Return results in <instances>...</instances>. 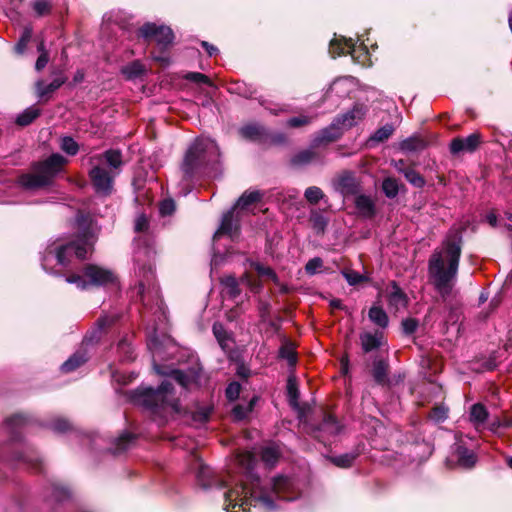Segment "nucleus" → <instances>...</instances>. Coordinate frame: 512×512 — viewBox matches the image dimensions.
Masks as SVG:
<instances>
[{
  "label": "nucleus",
  "mask_w": 512,
  "mask_h": 512,
  "mask_svg": "<svg viewBox=\"0 0 512 512\" xmlns=\"http://www.w3.org/2000/svg\"><path fill=\"white\" fill-rule=\"evenodd\" d=\"M126 394L132 404L147 410L159 426L165 425L169 412H180L179 401L174 398V386L168 380L162 381L157 388L140 385Z\"/></svg>",
  "instance_id": "nucleus-1"
},
{
  "label": "nucleus",
  "mask_w": 512,
  "mask_h": 512,
  "mask_svg": "<svg viewBox=\"0 0 512 512\" xmlns=\"http://www.w3.org/2000/svg\"><path fill=\"white\" fill-rule=\"evenodd\" d=\"M220 157V147L215 140L196 138L186 150L181 163L183 180L190 182L204 175L220 174Z\"/></svg>",
  "instance_id": "nucleus-2"
},
{
  "label": "nucleus",
  "mask_w": 512,
  "mask_h": 512,
  "mask_svg": "<svg viewBox=\"0 0 512 512\" xmlns=\"http://www.w3.org/2000/svg\"><path fill=\"white\" fill-rule=\"evenodd\" d=\"M462 237L455 234L445 242V254L448 265L445 266L441 252H434L428 262V272L431 283L443 299H446L452 292L454 279L457 276L461 252Z\"/></svg>",
  "instance_id": "nucleus-3"
},
{
  "label": "nucleus",
  "mask_w": 512,
  "mask_h": 512,
  "mask_svg": "<svg viewBox=\"0 0 512 512\" xmlns=\"http://www.w3.org/2000/svg\"><path fill=\"white\" fill-rule=\"evenodd\" d=\"M238 461L250 474L256 463L255 455L251 452H244L238 455ZM253 481L249 487L246 484L228 490L224 493L226 510L239 506L244 512L249 510L251 506L261 505L267 509L274 508L273 499L259 488V477L251 475Z\"/></svg>",
  "instance_id": "nucleus-4"
},
{
  "label": "nucleus",
  "mask_w": 512,
  "mask_h": 512,
  "mask_svg": "<svg viewBox=\"0 0 512 512\" xmlns=\"http://www.w3.org/2000/svg\"><path fill=\"white\" fill-rule=\"evenodd\" d=\"M68 160L59 153H53L41 161L31 163V172L18 177L19 185L26 190H39L54 184L56 177L64 171Z\"/></svg>",
  "instance_id": "nucleus-5"
},
{
  "label": "nucleus",
  "mask_w": 512,
  "mask_h": 512,
  "mask_svg": "<svg viewBox=\"0 0 512 512\" xmlns=\"http://www.w3.org/2000/svg\"><path fill=\"white\" fill-rule=\"evenodd\" d=\"M79 230L74 237L55 248V257L57 263L62 266L70 264V258L75 255L78 259L84 260L88 253L94 249L95 237L89 223L88 216L79 213L76 217Z\"/></svg>",
  "instance_id": "nucleus-6"
},
{
  "label": "nucleus",
  "mask_w": 512,
  "mask_h": 512,
  "mask_svg": "<svg viewBox=\"0 0 512 512\" xmlns=\"http://www.w3.org/2000/svg\"><path fill=\"white\" fill-rule=\"evenodd\" d=\"M136 36L147 43L155 41L156 47L150 51L151 58L162 67L170 64L169 52L174 44L175 35L169 26L146 22L137 29Z\"/></svg>",
  "instance_id": "nucleus-7"
},
{
  "label": "nucleus",
  "mask_w": 512,
  "mask_h": 512,
  "mask_svg": "<svg viewBox=\"0 0 512 512\" xmlns=\"http://www.w3.org/2000/svg\"><path fill=\"white\" fill-rule=\"evenodd\" d=\"M364 110L361 105H355L345 114L336 116L331 124L321 129L312 140V147L329 144L340 139L344 130L350 129L364 116Z\"/></svg>",
  "instance_id": "nucleus-8"
},
{
  "label": "nucleus",
  "mask_w": 512,
  "mask_h": 512,
  "mask_svg": "<svg viewBox=\"0 0 512 512\" xmlns=\"http://www.w3.org/2000/svg\"><path fill=\"white\" fill-rule=\"evenodd\" d=\"M223 236H227L232 242H239L242 236L241 230V212L230 208L221 218L218 229L213 234L214 242L220 240Z\"/></svg>",
  "instance_id": "nucleus-9"
},
{
  "label": "nucleus",
  "mask_w": 512,
  "mask_h": 512,
  "mask_svg": "<svg viewBox=\"0 0 512 512\" xmlns=\"http://www.w3.org/2000/svg\"><path fill=\"white\" fill-rule=\"evenodd\" d=\"M81 271L86 278L87 289L104 287L117 281V276L112 270L96 264H85Z\"/></svg>",
  "instance_id": "nucleus-10"
},
{
  "label": "nucleus",
  "mask_w": 512,
  "mask_h": 512,
  "mask_svg": "<svg viewBox=\"0 0 512 512\" xmlns=\"http://www.w3.org/2000/svg\"><path fill=\"white\" fill-rule=\"evenodd\" d=\"M88 176L96 193L103 196L112 194L115 174H111L104 167L96 165L90 169Z\"/></svg>",
  "instance_id": "nucleus-11"
},
{
  "label": "nucleus",
  "mask_w": 512,
  "mask_h": 512,
  "mask_svg": "<svg viewBox=\"0 0 512 512\" xmlns=\"http://www.w3.org/2000/svg\"><path fill=\"white\" fill-rule=\"evenodd\" d=\"M483 143L482 134L474 132L467 137H455L450 141L449 152L452 156L474 153Z\"/></svg>",
  "instance_id": "nucleus-12"
},
{
  "label": "nucleus",
  "mask_w": 512,
  "mask_h": 512,
  "mask_svg": "<svg viewBox=\"0 0 512 512\" xmlns=\"http://www.w3.org/2000/svg\"><path fill=\"white\" fill-rule=\"evenodd\" d=\"M340 431L341 426L337 418L329 412H324L321 423L309 426V434L319 442H323L320 435L322 432H325L331 436H335L339 434Z\"/></svg>",
  "instance_id": "nucleus-13"
},
{
  "label": "nucleus",
  "mask_w": 512,
  "mask_h": 512,
  "mask_svg": "<svg viewBox=\"0 0 512 512\" xmlns=\"http://www.w3.org/2000/svg\"><path fill=\"white\" fill-rule=\"evenodd\" d=\"M239 135L247 141L259 144L267 143L270 138L268 129L259 123H249L242 126L239 129Z\"/></svg>",
  "instance_id": "nucleus-14"
},
{
  "label": "nucleus",
  "mask_w": 512,
  "mask_h": 512,
  "mask_svg": "<svg viewBox=\"0 0 512 512\" xmlns=\"http://www.w3.org/2000/svg\"><path fill=\"white\" fill-rule=\"evenodd\" d=\"M90 359L88 349L81 346L60 366V371L64 374L72 373L87 363Z\"/></svg>",
  "instance_id": "nucleus-15"
},
{
  "label": "nucleus",
  "mask_w": 512,
  "mask_h": 512,
  "mask_svg": "<svg viewBox=\"0 0 512 512\" xmlns=\"http://www.w3.org/2000/svg\"><path fill=\"white\" fill-rule=\"evenodd\" d=\"M11 461L16 464H23L37 473H41L44 469L41 458L34 451L13 452Z\"/></svg>",
  "instance_id": "nucleus-16"
},
{
  "label": "nucleus",
  "mask_w": 512,
  "mask_h": 512,
  "mask_svg": "<svg viewBox=\"0 0 512 512\" xmlns=\"http://www.w3.org/2000/svg\"><path fill=\"white\" fill-rule=\"evenodd\" d=\"M354 205L358 215L364 219H373L377 215L375 202L365 194H359L355 197Z\"/></svg>",
  "instance_id": "nucleus-17"
},
{
  "label": "nucleus",
  "mask_w": 512,
  "mask_h": 512,
  "mask_svg": "<svg viewBox=\"0 0 512 512\" xmlns=\"http://www.w3.org/2000/svg\"><path fill=\"white\" fill-rule=\"evenodd\" d=\"M389 287L391 288L387 294L389 306L394 308L396 311L400 308H405L409 302L407 294L394 280L389 283Z\"/></svg>",
  "instance_id": "nucleus-18"
},
{
  "label": "nucleus",
  "mask_w": 512,
  "mask_h": 512,
  "mask_svg": "<svg viewBox=\"0 0 512 512\" xmlns=\"http://www.w3.org/2000/svg\"><path fill=\"white\" fill-rule=\"evenodd\" d=\"M389 362L384 358H375L373 360L371 375L376 384L385 386L389 384L388 373H389Z\"/></svg>",
  "instance_id": "nucleus-19"
},
{
  "label": "nucleus",
  "mask_w": 512,
  "mask_h": 512,
  "mask_svg": "<svg viewBox=\"0 0 512 512\" xmlns=\"http://www.w3.org/2000/svg\"><path fill=\"white\" fill-rule=\"evenodd\" d=\"M362 350L365 354L377 350L382 345L383 333L380 331L363 332L359 336Z\"/></svg>",
  "instance_id": "nucleus-20"
},
{
  "label": "nucleus",
  "mask_w": 512,
  "mask_h": 512,
  "mask_svg": "<svg viewBox=\"0 0 512 512\" xmlns=\"http://www.w3.org/2000/svg\"><path fill=\"white\" fill-rule=\"evenodd\" d=\"M363 446H364L363 444H358L353 451L344 453L339 456H329L328 460L336 467L343 468V469L350 468L354 464V461L362 453L361 447H363Z\"/></svg>",
  "instance_id": "nucleus-21"
},
{
  "label": "nucleus",
  "mask_w": 512,
  "mask_h": 512,
  "mask_svg": "<svg viewBox=\"0 0 512 512\" xmlns=\"http://www.w3.org/2000/svg\"><path fill=\"white\" fill-rule=\"evenodd\" d=\"M339 188L344 196H357L360 192V184L352 172H345L339 179Z\"/></svg>",
  "instance_id": "nucleus-22"
},
{
  "label": "nucleus",
  "mask_w": 512,
  "mask_h": 512,
  "mask_svg": "<svg viewBox=\"0 0 512 512\" xmlns=\"http://www.w3.org/2000/svg\"><path fill=\"white\" fill-rule=\"evenodd\" d=\"M287 397L289 405L299 413V418L302 417L304 409L299 404L300 391L298 388L297 380L294 376H289L287 379Z\"/></svg>",
  "instance_id": "nucleus-23"
},
{
  "label": "nucleus",
  "mask_w": 512,
  "mask_h": 512,
  "mask_svg": "<svg viewBox=\"0 0 512 512\" xmlns=\"http://www.w3.org/2000/svg\"><path fill=\"white\" fill-rule=\"evenodd\" d=\"M27 417L23 414H14L5 420V425L10 429V441L20 442L22 440L21 433L18 428L23 427L27 423Z\"/></svg>",
  "instance_id": "nucleus-24"
},
{
  "label": "nucleus",
  "mask_w": 512,
  "mask_h": 512,
  "mask_svg": "<svg viewBox=\"0 0 512 512\" xmlns=\"http://www.w3.org/2000/svg\"><path fill=\"white\" fill-rule=\"evenodd\" d=\"M197 480L199 484L207 489L213 486H217L219 489L225 487V482L215 478L212 475L211 469L208 466L201 465L197 472Z\"/></svg>",
  "instance_id": "nucleus-25"
},
{
  "label": "nucleus",
  "mask_w": 512,
  "mask_h": 512,
  "mask_svg": "<svg viewBox=\"0 0 512 512\" xmlns=\"http://www.w3.org/2000/svg\"><path fill=\"white\" fill-rule=\"evenodd\" d=\"M136 439L137 436L134 433L125 431L113 441L109 451L114 455H119L128 450Z\"/></svg>",
  "instance_id": "nucleus-26"
},
{
  "label": "nucleus",
  "mask_w": 512,
  "mask_h": 512,
  "mask_svg": "<svg viewBox=\"0 0 512 512\" xmlns=\"http://www.w3.org/2000/svg\"><path fill=\"white\" fill-rule=\"evenodd\" d=\"M454 455L457 463L463 468L470 469L476 464V454L464 445H457Z\"/></svg>",
  "instance_id": "nucleus-27"
},
{
  "label": "nucleus",
  "mask_w": 512,
  "mask_h": 512,
  "mask_svg": "<svg viewBox=\"0 0 512 512\" xmlns=\"http://www.w3.org/2000/svg\"><path fill=\"white\" fill-rule=\"evenodd\" d=\"M381 190L388 199H394L400 192H406V186L395 177H386L381 184Z\"/></svg>",
  "instance_id": "nucleus-28"
},
{
  "label": "nucleus",
  "mask_w": 512,
  "mask_h": 512,
  "mask_svg": "<svg viewBox=\"0 0 512 512\" xmlns=\"http://www.w3.org/2000/svg\"><path fill=\"white\" fill-rule=\"evenodd\" d=\"M318 154L312 149H305L295 153L289 160L293 168H302L312 163Z\"/></svg>",
  "instance_id": "nucleus-29"
},
{
  "label": "nucleus",
  "mask_w": 512,
  "mask_h": 512,
  "mask_svg": "<svg viewBox=\"0 0 512 512\" xmlns=\"http://www.w3.org/2000/svg\"><path fill=\"white\" fill-rule=\"evenodd\" d=\"M261 199L262 193L259 191H245L231 208H235V211H240L242 213L243 210L248 208L250 205L261 201Z\"/></svg>",
  "instance_id": "nucleus-30"
},
{
  "label": "nucleus",
  "mask_w": 512,
  "mask_h": 512,
  "mask_svg": "<svg viewBox=\"0 0 512 512\" xmlns=\"http://www.w3.org/2000/svg\"><path fill=\"white\" fill-rule=\"evenodd\" d=\"M212 332L216 338L221 349L226 351L229 349L228 343L233 340L232 334L227 332L224 325L221 322H214L212 326Z\"/></svg>",
  "instance_id": "nucleus-31"
},
{
  "label": "nucleus",
  "mask_w": 512,
  "mask_h": 512,
  "mask_svg": "<svg viewBox=\"0 0 512 512\" xmlns=\"http://www.w3.org/2000/svg\"><path fill=\"white\" fill-rule=\"evenodd\" d=\"M369 319L379 326L380 328H386L389 324V317L385 310L379 305H373L368 312Z\"/></svg>",
  "instance_id": "nucleus-32"
},
{
  "label": "nucleus",
  "mask_w": 512,
  "mask_h": 512,
  "mask_svg": "<svg viewBox=\"0 0 512 512\" xmlns=\"http://www.w3.org/2000/svg\"><path fill=\"white\" fill-rule=\"evenodd\" d=\"M66 80L67 78L65 76L57 77L48 85H45L44 81L42 80L37 81L36 88L39 97H44L48 94L55 92L66 82Z\"/></svg>",
  "instance_id": "nucleus-33"
},
{
  "label": "nucleus",
  "mask_w": 512,
  "mask_h": 512,
  "mask_svg": "<svg viewBox=\"0 0 512 512\" xmlns=\"http://www.w3.org/2000/svg\"><path fill=\"white\" fill-rule=\"evenodd\" d=\"M220 284L227 290L228 296L232 299H236L241 294L239 282L232 274L221 277Z\"/></svg>",
  "instance_id": "nucleus-34"
},
{
  "label": "nucleus",
  "mask_w": 512,
  "mask_h": 512,
  "mask_svg": "<svg viewBox=\"0 0 512 512\" xmlns=\"http://www.w3.org/2000/svg\"><path fill=\"white\" fill-rule=\"evenodd\" d=\"M344 42V45L354 51V48H355V44L353 42V40L350 38V39H346V38H342V39H332L330 41V46H329V52L331 54V56L333 58H336L338 56H341L345 53L344 51V47H343V43Z\"/></svg>",
  "instance_id": "nucleus-35"
},
{
  "label": "nucleus",
  "mask_w": 512,
  "mask_h": 512,
  "mask_svg": "<svg viewBox=\"0 0 512 512\" xmlns=\"http://www.w3.org/2000/svg\"><path fill=\"white\" fill-rule=\"evenodd\" d=\"M41 115V110L35 106L28 107L15 120L18 126L26 127Z\"/></svg>",
  "instance_id": "nucleus-36"
},
{
  "label": "nucleus",
  "mask_w": 512,
  "mask_h": 512,
  "mask_svg": "<svg viewBox=\"0 0 512 512\" xmlns=\"http://www.w3.org/2000/svg\"><path fill=\"white\" fill-rule=\"evenodd\" d=\"M146 73L145 66L139 61L134 60L122 68V74L128 79H136Z\"/></svg>",
  "instance_id": "nucleus-37"
},
{
  "label": "nucleus",
  "mask_w": 512,
  "mask_h": 512,
  "mask_svg": "<svg viewBox=\"0 0 512 512\" xmlns=\"http://www.w3.org/2000/svg\"><path fill=\"white\" fill-rule=\"evenodd\" d=\"M51 497L57 503H63L71 498V491L60 483L51 484Z\"/></svg>",
  "instance_id": "nucleus-38"
},
{
  "label": "nucleus",
  "mask_w": 512,
  "mask_h": 512,
  "mask_svg": "<svg viewBox=\"0 0 512 512\" xmlns=\"http://www.w3.org/2000/svg\"><path fill=\"white\" fill-rule=\"evenodd\" d=\"M278 354L280 358L287 360L289 366L296 365L297 353L292 342L286 341L283 345H281Z\"/></svg>",
  "instance_id": "nucleus-39"
},
{
  "label": "nucleus",
  "mask_w": 512,
  "mask_h": 512,
  "mask_svg": "<svg viewBox=\"0 0 512 512\" xmlns=\"http://www.w3.org/2000/svg\"><path fill=\"white\" fill-rule=\"evenodd\" d=\"M449 408L444 403L436 404L428 414V419L434 423H442L448 418Z\"/></svg>",
  "instance_id": "nucleus-40"
},
{
  "label": "nucleus",
  "mask_w": 512,
  "mask_h": 512,
  "mask_svg": "<svg viewBox=\"0 0 512 512\" xmlns=\"http://www.w3.org/2000/svg\"><path fill=\"white\" fill-rule=\"evenodd\" d=\"M426 147V142L420 137L412 136L403 140L400 144V148L403 151L415 152L421 151Z\"/></svg>",
  "instance_id": "nucleus-41"
},
{
  "label": "nucleus",
  "mask_w": 512,
  "mask_h": 512,
  "mask_svg": "<svg viewBox=\"0 0 512 512\" xmlns=\"http://www.w3.org/2000/svg\"><path fill=\"white\" fill-rule=\"evenodd\" d=\"M102 157L106 164L113 169H119L123 165L122 153L118 149L106 150Z\"/></svg>",
  "instance_id": "nucleus-42"
},
{
  "label": "nucleus",
  "mask_w": 512,
  "mask_h": 512,
  "mask_svg": "<svg viewBox=\"0 0 512 512\" xmlns=\"http://www.w3.org/2000/svg\"><path fill=\"white\" fill-rule=\"evenodd\" d=\"M395 128L393 124H385L378 128L369 138V142L382 143L388 140L393 134Z\"/></svg>",
  "instance_id": "nucleus-43"
},
{
  "label": "nucleus",
  "mask_w": 512,
  "mask_h": 512,
  "mask_svg": "<svg viewBox=\"0 0 512 512\" xmlns=\"http://www.w3.org/2000/svg\"><path fill=\"white\" fill-rule=\"evenodd\" d=\"M251 267L257 272L260 277H266L272 280L275 284H279V277L276 272L268 266H264L260 262H253Z\"/></svg>",
  "instance_id": "nucleus-44"
},
{
  "label": "nucleus",
  "mask_w": 512,
  "mask_h": 512,
  "mask_svg": "<svg viewBox=\"0 0 512 512\" xmlns=\"http://www.w3.org/2000/svg\"><path fill=\"white\" fill-rule=\"evenodd\" d=\"M280 458V452L275 447H264L261 450V460L268 466H274Z\"/></svg>",
  "instance_id": "nucleus-45"
},
{
  "label": "nucleus",
  "mask_w": 512,
  "mask_h": 512,
  "mask_svg": "<svg viewBox=\"0 0 512 512\" xmlns=\"http://www.w3.org/2000/svg\"><path fill=\"white\" fill-rule=\"evenodd\" d=\"M488 415L486 407L481 403H476L471 407L470 419L475 423H484Z\"/></svg>",
  "instance_id": "nucleus-46"
},
{
  "label": "nucleus",
  "mask_w": 512,
  "mask_h": 512,
  "mask_svg": "<svg viewBox=\"0 0 512 512\" xmlns=\"http://www.w3.org/2000/svg\"><path fill=\"white\" fill-rule=\"evenodd\" d=\"M405 179L416 188H423L426 184L425 178L417 172L412 166L409 170L405 171L403 175Z\"/></svg>",
  "instance_id": "nucleus-47"
},
{
  "label": "nucleus",
  "mask_w": 512,
  "mask_h": 512,
  "mask_svg": "<svg viewBox=\"0 0 512 512\" xmlns=\"http://www.w3.org/2000/svg\"><path fill=\"white\" fill-rule=\"evenodd\" d=\"M49 427L56 433H66L73 429L72 423L64 417H57L53 419Z\"/></svg>",
  "instance_id": "nucleus-48"
},
{
  "label": "nucleus",
  "mask_w": 512,
  "mask_h": 512,
  "mask_svg": "<svg viewBox=\"0 0 512 512\" xmlns=\"http://www.w3.org/2000/svg\"><path fill=\"white\" fill-rule=\"evenodd\" d=\"M342 275L351 286H356L369 280L366 275L360 274L355 270H343Z\"/></svg>",
  "instance_id": "nucleus-49"
},
{
  "label": "nucleus",
  "mask_w": 512,
  "mask_h": 512,
  "mask_svg": "<svg viewBox=\"0 0 512 512\" xmlns=\"http://www.w3.org/2000/svg\"><path fill=\"white\" fill-rule=\"evenodd\" d=\"M183 79L200 85L203 84L209 87L214 86L213 81L207 75L200 72H188L183 76Z\"/></svg>",
  "instance_id": "nucleus-50"
},
{
  "label": "nucleus",
  "mask_w": 512,
  "mask_h": 512,
  "mask_svg": "<svg viewBox=\"0 0 512 512\" xmlns=\"http://www.w3.org/2000/svg\"><path fill=\"white\" fill-rule=\"evenodd\" d=\"M304 197L308 203L316 205L325 197L324 192L317 186H310L304 192Z\"/></svg>",
  "instance_id": "nucleus-51"
},
{
  "label": "nucleus",
  "mask_w": 512,
  "mask_h": 512,
  "mask_svg": "<svg viewBox=\"0 0 512 512\" xmlns=\"http://www.w3.org/2000/svg\"><path fill=\"white\" fill-rule=\"evenodd\" d=\"M310 222L312 224V228L318 235L324 234L326 227L328 225V220L319 213H312L310 217Z\"/></svg>",
  "instance_id": "nucleus-52"
},
{
  "label": "nucleus",
  "mask_w": 512,
  "mask_h": 512,
  "mask_svg": "<svg viewBox=\"0 0 512 512\" xmlns=\"http://www.w3.org/2000/svg\"><path fill=\"white\" fill-rule=\"evenodd\" d=\"M60 148L70 156L76 155L79 151L78 143L71 136H64L61 139Z\"/></svg>",
  "instance_id": "nucleus-53"
},
{
  "label": "nucleus",
  "mask_w": 512,
  "mask_h": 512,
  "mask_svg": "<svg viewBox=\"0 0 512 512\" xmlns=\"http://www.w3.org/2000/svg\"><path fill=\"white\" fill-rule=\"evenodd\" d=\"M316 119L315 116L300 115L291 117L287 120V126L290 128H300L310 125Z\"/></svg>",
  "instance_id": "nucleus-54"
},
{
  "label": "nucleus",
  "mask_w": 512,
  "mask_h": 512,
  "mask_svg": "<svg viewBox=\"0 0 512 512\" xmlns=\"http://www.w3.org/2000/svg\"><path fill=\"white\" fill-rule=\"evenodd\" d=\"M118 352L122 355L123 359L126 361H133L135 359L133 354V348L130 342L123 338L117 344Z\"/></svg>",
  "instance_id": "nucleus-55"
},
{
  "label": "nucleus",
  "mask_w": 512,
  "mask_h": 512,
  "mask_svg": "<svg viewBox=\"0 0 512 512\" xmlns=\"http://www.w3.org/2000/svg\"><path fill=\"white\" fill-rule=\"evenodd\" d=\"M290 485V480L284 476L275 477L273 480V490L279 497H285V491Z\"/></svg>",
  "instance_id": "nucleus-56"
},
{
  "label": "nucleus",
  "mask_w": 512,
  "mask_h": 512,
  "mask_svg": "<svg viewBox=\"0 0 512 512\" xmlns=\"http://www.w3.org/2000/svg\"><path fill=\"white\" fill-rule=\"evenodd\" d=\"M419 327V321L416 318L408 317L401 321L402 333L406 336L413 335Z\"/></svg>",
  "instance_id": "nucleus-57"
},
{
  "label": "nucleus",
  "mask_w": 512,
  "mask_h": 512,
  "mask_svg": "<svg viewBox=\"0 0 512 512\" xmlns=\"http://www.w3.org/2000/svg\"><path fill=\"white\" fill-rule=\"evenodd\" d=\"M31 38H32V29L29 27H26L23 30L17 44L15 45V51L18 54H23L28 43L30 42Z\"/></svg>",
  "instance_id": "nucleus-58"
},
{
  "label": "nucleus",
  "mask_w": 512,
  "mask_h": 512,
  "mask_svg": "<svg viewBox=\"0 0 512 512\" xmlns=\"http://www.w3.org/2000/svg\"><path fill=\"white\" fill-rule=\"evenodd\" d=\"M170 376L185 389H188L193 384L184 370L173 369Z\"/></svg>",
  "instance_id": "nucleus-59"
},
{
  "label": "nucleus",
  "mask_w": 512,
  "mask_h": 512,
  "mask_svg": "<svg viewBox=\"0 0 512 512\" xmlns=\"http://www.w3.org/2000/svg\"><path fill=\"white\" fill-rule=\"evenodd\" d=\"M103 330L96 326L92 331L87 332L82 340L81 346L87 348L89 345H93L100 341Z\"/></svg>",
  "instance_id": "nucleus-60"
},
{
  "label": "nucleus",
  "mask_w": 512,
  "mask_h": 512,
  "mask_svg": "<svg viewBox=\"0 0 512 512\" xmlns=\"http://www.w3.org/2000/svg\"><path fill=\"white\" fill-rule=\"evenodd\" d=\"M176 210V203L172 198H166L159 204V213L162 217L171 216Z\"/></svg>",
  "instance_id": "nucleus-61"
},
{
  "label": "nucleus",
  "mask_w": 512,
  "mask_h": 512,
  "mask_svg": "<svg viewBox=\"0 0 512 512\" xmlns=\"http://www.w3.org/2000/svg\"><path fill=\"white\" fill-rule=\"evenodd\" d=\"M242 390L241 384L237 381H233L228 384L225 389V396L228 401H235L239 398L240 392Z\"/></svg>",
  "instance_id": "nucleus-62"
},
{
  "label": "nucleus",
  "mask_w": 512,
  "mask_h": 512,
  "mask_svg": "<svg viewBox=\"0 0 512 512\" xmlns=\"http://www.w3.org/2000/svg\"><path fill=\"white\" fill-rule=\"evenodd\" d=\"M212 410L213 409L211 407H200L196 411L193 412L192 419L195 422L204 424V423L208 422V420L210 419Z\"/></svg>",
  "instance_id": "nucleus-63"
},
{
  "label": "nucleus",
  "mask_w": 512,
  "mask_h": 512,
  "mask_svg": "<svg viewBox=\"0 0 512 512\" xmlns=\"http://www.w3.org/2000/svg\"><path fill=\"white\" fill-rule=\"evenodd\" d=\"M33 10L38 17H43L51 13L52 5L46 0H37L33 4Z\"/></svg>",
  "instance_id": "nucleus-64"
}]
</instances>
